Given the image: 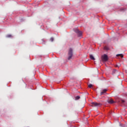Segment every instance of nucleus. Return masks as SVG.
Listing matches in <instances>:
<instances>
[{"instance_id": "nucleus-16", "label": "nucleus", "mask_w": 127, "mask_h": 127, "mask_svg": "<svg viewBox=\"0 0 127 127\" xmlns=\"http://www.w3.org/2000/svg\"><path fill=\"white\" fill-rule=\"evenodd\" d=\"M116 67H119V65H116Z\"/></svg>"}, {"instance_id": "nucleus-14", "label": "nucleus", "mask_w": 127, "mask_h": 127, "mask_svg": "<svg viewBox=\"0 0 127 127\" xmlns=\"http://www.w3.org/2000/svg\"><path fill=\"white\" fill-rule=\"evenodd\" d=\"M105 49H106V50H108L109 48L107 47H105Z\"/></svg>"}, {"instance_id": "nucleus-8", "label": "nucleus", "mask_w": 127, "mask_h": 127, "mask_svg": "<svg viewBox=\"0 0 127 127\" xmlns=\"http://www.w3.org/2000/svg\"><path fill=\"white\" fill-rule=\"evenodd\" d=\"M80 98V96H77L75 97V100H79V99Z\"/></svg>"}, {"instance_id": "nucleus-11", "label": "nucleus", "mask_w": 127, "mask_h": 127, "mask_svg": "<svg viewBox=\"0 0 127 127\" xmlns=\"http://www.w3.org/2000/svg\"><path fill=\"white\" fill-rule=\"evenodd\" d=\"M88 87H89V88H91L92 87V85L91 84H89Z\"/></svg>"}, {"instance_id": "nucleus-5", "label": "nucleus", "mask_w": 127, "mask_h": 127, "mask_svg": "<svg viewBox=\"0 0 127 127\" xmlns=\"http://www.w3.org/2000/svg\"><path fill=\"white\" fill-rule=\"evenodd\" d=\"M108 103L109 104H112L115 103V102L112 99H111L108 100Z\"/></svg>"}, {"instance_id": "nucleus-13", "label": "nucleus", "mask_w": 127, "mask_h": 127, "mask_svg": "<svg viewBox=\"0 0 127 127\" xmlns=\"http://www.w3.org/2000/svg\"><path fill=\"white\" fill-rule=\"evenodd\" d=\"M7 37H12V36L11 35H7Z\"/></svg>"}, {"instance_id": "nucleus-2", "label": "nucleus", "mask_w": 127, "mask_h": 127, "mask_svg": "<svg viewBox=\"0 0 127 127\" xmlns=\"http://www.w3.org/2000/svg\"><path fill=\"white\" fill-rule=\"evenodd\" d=\"M102 106L101 104L97 103V102H92L91 103V106L92 107H100Z\"/></svg>"}, {"instance_id": "nucleus-6", "label": "nucleus", "mask_w": 127, "mask_h": 127, "mask_svg": "<svg viewBox=\"0 0 127 127\" xmlns=\"http://www.w3.org/2000/svg\"><path fill=\"white\" fill-rule=\"evenodd\" d=\"M107 91V89H103V91L101 92V95H103Z\"/></svg>"}, {"instance_id": "nucleus-12", "label": "nucleus", "mask_w": 127, "mask_h": 127, "mask_svg": "<svg viewBox=\"0 0 127 127\" xmlns=\"http://www.w3.org/2000/svg\"><path fill=\"white\" fill-rule=\"evenodd\" d=\"M54 38H53V37L51 38L50 41H51L52 42H53V41H54Z\"/></svg>"}, {"instance_id": "nucleus-4", "label": "nucleus", "mask_w": 127, "mask_h": 127, "mask_svg": "<svg viewBox=\"0 0 127 127\" xmlns=\"http://www.w3.org/2000/svg\"><path fill=\"white\" fill-rule=\"evenodd\" d=\"M75 32L77 33L78 36L80 37L82 35V32L79 31L78 29L75 30Z\"/></svg>"}, {"instance_id": "nucleus-9", "label": "nucleus", "mask_w": 127, "mask_h": 127, "mask_svg": "<svg viewBox=\"0 0 127 127\" xmlns=\"http://www.w3.org/2000/svg\"><path fill=\"white\" fill-rule=\"evenodd\" d=\"M118 71L116 69L114 70L113 71V74H114L115 73H117Z\"/></svg>"}, {"instance_id": "nucleus-1", "label": "nucleus", "mask_w": 127, "mask_h": 127, "mask_svg": "<svg viewBox=\"0 0 127 127\" xmlns=\"http://www.w3.org/2000/svg\"><path fill=\"white\" fill-rule=\"evenodd\" d=\"M72 56H73V50L72 49L70 48L68 52V57H67L68 60H70V59H72Z\"/></svg>"}, {"instance_id": "nucleus-10", "label": "nucleus", "mask_w": 127, "mask_h": 127, "mask_svg": "<svg viewBox=\"0 0 127 127\" xmlns=\"http://www.w3.org/2000/svg\"><path fill=\"white\" fill-rule=\"evenodd\" d=\"M117 56L118 57L119 56H121V57H122V58H123V55L122 54H118L117 55Z\"/></svg>"}, {"instance_id": "nucleus-15", "label": "nucleus", "mask_w": 127, "mask_h": 127, "mask_svg": "<svg viewBox=\"0 0 127 127\" xmlns=\"http://www.w3.org/2000/svg\"><path fill=\"white\" fill-rule=\"evenodd\" d=\"M125 101L124 100L122 101V103H124Z\"/></svg>"}, {"instance_id": "nucleus-7", "label": "nucleus", "mask_w": 127, "mask_h": 127, "mask_svg": "<svg viewBox=\"0 0 127 127\" xmlns=\"http://www.w3.org/2000/svg\"><path fill=\"white\" fill-rule=\"evenodd\" d=\"M90 58L91 60H95V59L92 55H90Z\"/></svg>"}, {"instance_id": "nucleus-3", "label": "nucleus", "mask_w": 127, "mask_h": 127, "mask_svg": "<svg viewBox=\"0 0 127 127\" xmlns=\"http://www.w3.org/2000/svg\"><path fill=\"white\" fill-rule=\"evenodd\" d=\"M102 60L103 62H106V61H108V56L106 55H104L102 56Z\"/></svg>"}]
</instances>
